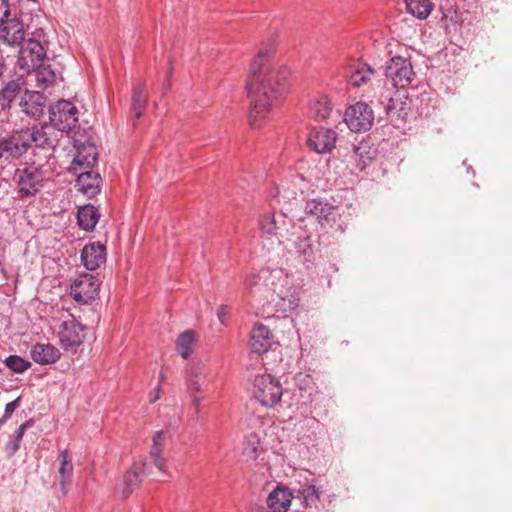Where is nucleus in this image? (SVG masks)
<instances>
[{
	"mask_svg": "<svg viewBox=\"0 0 512 512\" xmlns=\"http://www.w3.org/2000/svg\"><path fill=\"white\" fill-rule=\"evenodd\" d=\"M272 50H260L253 59L246 90L251 99L249 123L253 129L260 128L274 106L288 93L291 71L288 67L271 60Z\"/></svg>",
	"mask_w": 512,
	"mask_h": 512,
	"instance_id": "nucleus-1",
	"label": "nucleus"
},
{
	"mask_svg": "<svg viewBox=\"0 0 512 512\" xmlns=\"http://www.w3.org/2000/svg\"><path fill=\"white\" fill-rule=\"evenodd\" d=\"M288 276L282 269L262 268L245 280V289L259 304L274 303L282 312H291L299 305L298 294L289 287Z\"/></svg>",
	"mask_w": 512,
	"mask_h": 512,
	"instance_id": "nucleus-2",
	"label": "nucleus"
},
{
	"mask_svg": "<svg viewBox=\"0 0 512 512\" xmlns=\"http://www.w3.org/2000/svg\"><path fill=\"white\" fill-rule=\"evenodd\" d=\"M48 42L43 29L35 30L21 45L18 64L22 70L30 73L39 67L47 58Z\"/></svg>",
	"mask_w": 512,
	"mask_h": 512,
	"instance_id": "nucleus-3",
	"label": "nucleus"
},
{
	"mask_svg": "<svg viewBox=\"0 0 512 512\" xmlns=\"http://www.w3.org/2000/svg\"><path fill=\"white\" fill-rule=\"evenodd\" d=\"M210 368L202 360L192 361L186 370L185 386L197 412L201 409L203 394L210 384Z\"/></svg>",
	"mask_w": 512,
	"mask_h": 512,
	"instance_id": "nucleus-4",
	"label": "nucleus"
},
{
	"mask_svg": "<svg viewBox=\"0 0 512 512\" xmlns=\"http://www.w3.org/2000/svg\"><path fill=\"white\" fill-rule=\"evenodd\" d=\"M305 217L300 218L301 222H315L322 229L334 226L338 217V210L329 200L321 197L310 199L305 204Z\"/></svg>",
	"mask_w": 512,
	"mask_h": 512,
	"instance_id": "nucleus-5",
	"label": "nucleus"
},
{
	"mask_svg": "<svg viewBox=\"0 0 512 512\" xmlns=\"http://www.w3.org/2000/svg\"><path fill=\"white\" fill-rule=\"evenodd\" d=\"M22 138H25V151L34 145L36 148L43 150H53L59 143L61 134L57 128L51 124H43L33 126L31 129H21Z\"/></svg>",
	"mask_w": 512,
	"mask_h": 512,
	"instance_id": "nucleus-6",
	"label": "nucleus"
},
{
	"mask_svg": "<svg viewBox=\"0 0 512 512\" xmlns=\"http://www.w3.org/2000/svg\"><path fill=\"white\" fill-rule=\"evenodd\" d=\"M259 224L263 234L276 236L280 243L292 240L291 233L297 226L283 212L267 213L261 217Z\"/></svg>",
	"mask_w": 512,
	"mask_h": 512,
	"instance_id": "nucleus-7",
	"label": "nucleus"
},
{
	"mask_svg": "<svg viewBox=\"0 0 512 512\" xmlns=\"http://www.w3.org/2000/svg\"><path fill=\"white\" fill-rule=\"evenodd\" d=\"M385 75L397 89H404L412 85L416 79V73L413 71L410 60L401 56L392 57L387 62Z\"/></svg>",
	"mask_w": 512,
	"mask_h": 512,
	"instance_id": "nucleus-8",
	"label": "nucleus"
},
{
	"mask_svg": "<svg viewBox=\"0 0 512 512\" xmlns=\"http://www.w3.org/2000/svg\"><path fill=\"white\" fill-rule=\"evenodd\" d=\"M254 397L266 407L275 406L282 396V386L269 374L257 375L253 382Z\"/></svg>",
	"mask_w": 512,
	"mask_h": 512,
	"instance_id": "nucleus-9",
	"label": "nucleus"
},
{
	"mask_svg": "<svg viewBox=\"0 0 512 512\" xmlns=\"http://www.w3.org/2000/svg\"><path fill=\"white\" fill-rule=\"evenodd\" d=\"M78 109L67 100L58 101L49 111L51 125L57 128L62 135L63 132H69L78 122Z\"/></svg>",
	"mask_w": 512,
	"mask_h": 512,
	"instance_id": "nucleus-10",
	"label": "nucleus"
},
{
	"mask_svg": "<svg viewBox=\"0 0 512 512\" xmlns=\"http://www.w3.org/2000/svg\"><path fill=\"white\" fill-rule=\"evenodd\" d=\"M344 121L352 132H366L374 124V112L367 103L357 102L347 108L344 114Z\"/></svg>",
	"mask_w": 512,
	"mask_h": 512,
	"instance_id": "nucleus-11",
	"label": "nucleus"
},
{
	"mask_svg": "<svg viewBox=\"0 0 512 512\" xmlns=\"http://www.w3.org/2000/svg\"><path fill=\"white\" fill-rule=\"evenodd\" d=\"M25 151V138H22V130L16 129L7 134L0 133V160L11 163L21 158Z\"/></svg>",
	"mask_w": 512,
	"mask_h": 512,
	"instance_id": "nucleus-12",
	"label": "nucleus"
},
{
	"mask_svg": "<svg viewBox=\"0 0 512 512\" xmlns=\"http://www.w3.org/2000/svg\"><path fill=\"white\" fill-rule=\"evenodd\" d=\"M44 172L40 166L29 165L19 171L18 186L21 197L36 195L43 187Z\"/></svg>",
	"mask_w": 512,
	"mask_h": 512,
	"instance_id": "nucleus-13",
	"label": "nucleus"
},
{
	"mask_svg": "<svg viewBox=\"0 0 512 512\" xmlns=\"http://www.w3.org/2000/svg\"><path fill=\"white\" fill-rule=\"evenodd\" d=\"M99 286V281L94 275L82 274L72 283L70 294L77 303L88 304L98 295Z\"/></svg>",
	"mask_w": 512,
	"mask_h": 512,
	"instance_id": "nucleus-14",
	"label": "nucleus"
},
{
	"mask_svg": "<svg viewBox=\"0 0 512 512\" xmlns=\"http://www.w3.org/2000/svg\"><path fill=\"white\" fill-rule=\"evenodd\" d=\"M291 239L297 258L304 264H311L315 259L311 235L297 225L296 230L291 233Z\"/></svg>",
	"mask_w": 512,
	"mask_h": 512,
	"instance_id": "nucleus-15",
	"label": "nucleus"
},
{
	"mask_svg": "<svg viewBox=\"0 0 512 512\" xmlns=\"http://www.w3.org/2000/svg\"><path fill=\"white\" fill-rule=\"evenodd\" d=\"M336 133L334 130L325 127L313 128L308 136V146L319 154L330 152L336 144Z\"/></svg>",
	"mask_w": 512,
	"mask_h": 512,
	"instance_id": "nucleus-16",
	"label": "nucleus"
},
{
	"mask_svg": "<svg viewBox=\"0 0 512 512\" xmlns=\"http://www.w3.org/2000/svg\"><path fill=\"white\" fill-rule=\"evenodd\" d=\"M58 336L62 347L68 350L82 344L85 338V328L72 318L62 322Z\"/></svg>",
	"mask_w": 512,
	"mask_h": 512,
	"instance_id": "nucleus-17",
	"label": "nucleus"
},
{
	"mask_svg": "<svg viewBox=\"0 0 512 512\" xmlns=\"http://www.w3.org/2000/svg\"><path fill=\"white\" fill-rule=\"evenodd\" d=\"M46 97L38 91L26 90L20 100L22 112L31 118H39L43 115Z\"/></svg>",
	"mask_w": 512,
	"mask_h": 512,
	"instance_id": "nucleus-18",
	"label": "nucleus"
},
{
	"mask_svg": "<svg viewBox=\"0 0 512 512\" xmlns=\"http://www.w3.org/2000/svg\"><path fill=\"white\" fill-rule=\"evenodd\" d=\"M0 26V39L7 45L20 46L26 40L24 26L18 19L8 17Z\"/></svg>",
	"mask_w": 512,
	"mask_h": 512,
	"instance_id": "nucleus-19",
	"label": "nucleus"
},
{
	"mask_svg": "<svg viewBox=\"0 0 512 512\" xmlns=\"http://www.w3.org/2000/svg\"><path fill=\"white\" fill-rule=\"evenodd\" d=\"M105 260L106 246L100 242L85 245L81 251V262L87 270H96Z\"/></svg>",
	"mask_w": 512,
	"mask_h": 512,
	"instance_id": "nucleus-20",
	"label": "nucleus"
},
{
	"mask_svg": "<svg viewBox=\"0 0 512 512\" xmlns=\"http://www.w3.org/2000/svg\"><path fill=\"white\" fill-rule=\"evenodd\" d=\"M98 153L96 146L90 142L77 147L76 155L71 163V170L89 169L97 162Z\"/></svg>",
	"mask_w": 512,
	"mask_h": 512,
	"instance_id": "nucleus-21",
	"label": "nucleus"
},
{
	"mask_svg": "<svg viewBox=\"0 0 512 512\" xmlns=\"http://www.w3.org/2000/svg\"><path fill=\"white\" fill-rule=\"evenodd\" d=\"M250 342L253 352L261 355L271 348L273 337L268 327L257 324L251 332Z\"/></svg>",
	"mask_w": 512,
	"mask_h": 512,
	"instance_id": "nucleus-22",
	"label": "nucleus"
},
{
	"mask_svg": "<svg viewBox=\"0 0 512 512\" xmlns=\"http://www.w3.org/2000/svg\"><path fill=\"white\" fill-rule=\"evenodd\" d=\"M101 178L98 173L83 171L78 174L76 180L77 189L89 198L100 192Z\"/></svg>",
	"mask_w": 512,
	"mask_h": 512,
	"instance_id": "nucleus-23",
	"label": "nucleus"
},
{
	"mask_svg": "<svg viewBox=\"0 0 512 512\" xmlns=\"http://www.w3.org/2000/svg\"><path fill=\"white\" fill-rule=\"evenodd\" d=\"M58 460L60 463L59 485H60V489H61L62 493L65 495L68 493V488L72 482L73 471H74L72 457H71L69 450H67V449L62 450L58 455Z\"/></svg>",
	"mask_w": 512,
	"mask_h": 512,
	"instance_id": "nucleus-24",
	"label": "nucleus"
},
{
	"mask_svg": "<svg viewBox=\"0 0 512 512\" xmlns=\"http://www.w3.org/2000/svg\"><path fill=\"white\" fill-rule=\"evenodd\" d=\"M386 115L393 119H404L410 111V103L405 95L397 92L384 107Z\"/></svg>",
	"mask_w": 512,
	"mask_h": 512,
	"instance_id": "nucleus-25",
	"label": "nucleus"
},
{
	"mask_svg": "<svg viewBox=\"0 0 512 512\" xmlns=\"http://www.w3.org/2000/svg\"><path fill=\"white\" fill-rule=\"evenodd\" d=\"M294 496L288 488L277 487L267 498V504L274 512H286Z\"/></svg>",
	"mask_w": 512,
	"mask_h": 512,
	"instance_id": "nucleus-26",
	"label": "nucleus"
},
{
	"mask_svg": "<svg viewBox=\"0 0 512 512\" xmlns=\"http://www.w3.org/2000/svg\"><path fill=\"white\" fill-rule=\"evenodd\" d=\"M147 462L135 463L124 476L125 489L123 496L128 497L141 483V475H149Z\"/></svg>",
	"mask_w": 512,
	"mask_h": 512,
	"instance_id": "nucleus-27",
	"label": "nucleus"
},
{
	"mask_svg": "<svg viewBox=\"0 0 512 512\" xmlns=\"http://www.w3.org/2000/svg\"><path fill=\"white\" fill-rule=\"evenodd\" d=\"M30 354L31 358L40 365L53 364L60 358L59 350L50 344L37 343Z\"/></svg>",
	"mask_w": 512,
	"mask_h": 512,
	"instance_id": "nucleus-28",
	"label": "nucleus"
},
{
	"mask_svg": "<svg viewBox=\"0 0 512 512\" xmlns=\"http://www.w3.org/2000/svg\"><path fill=\"white\" fill-rule=\"evenodd\" d=\"M375 75L374 69L366 63H357L349 70V83L354 87L366 86Z\"/></svg>",
	"mask_w": 512,
	"mask_h": 512,
	"instance_id": "nucleus-29",
	"label": "nucleus"
},
{
	"mask_svg": "<svg viewBox=\"0 0 512 512\" xmlns=\"http://www.w3.org/2000/svg\"><path fill=\"white\" fill-rule=\"evenodd\" d=\"M100 213L94 205H85L77 213L78 225L85 231H92L99 221Z\"/></svg>",
	"mask_w": 512,
	"mask_h": 512,
	"instance_id": "nucleus-30",
	"label": "nucleus"
},
{
	"mask_svg": "<svg viewBox=\"0 0 512 512\" xmlns=\"http://www.w3.org/2000/svg\"><path fill=\"white\" fill-rule=\"evenodd\" d=\"M331 112V101L326 95L317 96L310 103L309 114L317 121L326 120Z\"/></svg>",
	"mask_w": 512,
	"mask_h": 512,
	"instance_id": "nucleus-31",
	"label": "nucleus"
},
{
	"mask_svg": "<svg viewBox=\"0 0 512 512\" xmlns=\"http://www.w3.org/2000/svg\"><path fill=\"white\" fill-rule=\"evenodd\" d=\"M153 443L150 450V458L154 466L160 471L165 472V461L162 458V450L165 443V433L157 431L153 436Z\"/></svg>",
	"mask_w": 512,
	"mask_h": 512,
	"instance_id": "nucleus-32",
	"label": "nucleus"
},
{
	"mask_svg": "<svg viewBox=\"0 0 512 512\" xmlns=\"http://www.w3.org/2000/svg\"><path fill=\"white\" fill-rule=\"evenodd\" d=\"M28 74L34 77L35 86L42 89L49 87L55 80L54 70L44 62L36 69H31Z\"/></svg>",
	"mask_w": 512,
	"mask_h": 512,
	"instance_id": "nucleus-33",
	"label": "nucleus"
},
{
	"mask_svg": "<svg viewBox=\"0 0 512 512\" xmlns=\"http://www.w3.org/2000/svg\"><path fill=\"white\" fill-rule=\"evenodd\" d=\"M21 90V84L18 80L9 81L0 90V114L11 107L12 102L19 94Z\"/></svg>",
	"mask_w": 512,
	"mask_h": 512,
	"instance_id": "nucleus-34",
	"label": "nucleus"
},
{
	"mask_svg": "<svg viewBox=\"0 0 512 512\" xmlns=\"http://www.w3.org/2000/svg\"><path fill=\"white\" fill-rule=\"evenodd\" d=\"M148 94L145 85L142 82L137 83L133 88L132 94V112L136 119H139L146 108Z\"/></svg>",
	"mask_w": 512,
	"mask_h": 512,
	"instance_id": "nucleus-35",
	"label": "nucleus"
},
{
	"mask_svg": "<svg viewBox=\"0 0 512 512\" xmlns=\"http://www.w3.org/2000/svg\"><path fill=\"white\" fill-rule=\"evenodd\" d=\"M294 499L299 500L306 508H317V504L320 500V494L315 486L307 485L297 490Z\"/></svg>",
	"mask_w": 512,
	"mask_h": 512,
	"instance_id": "nucleus-36",
	"label": "nucleus"
},
{
	"mask_svg": "<svg viewBox=\"0 0 512 512\" xmlns=\"http://www.w3.org/2000/svg\"><path fill=\"white\" fill-rule=\"evenodd\" d=\"M405 4L407 12L420 20L426 19L433 9L430 0H405Z\"/></svg>",
	"mask_w": 512,
	"mask_h": 512,
	"instance_id": "nucleus-37",
	"label": "nucleus"
},
{
	"mask_svg": "<svg viewBox=\"0 0 512 512\" xmlns=\"http://www.w3.org/2000/svg\"><path fill=\"white\" fill-rule=\"evenodd\" d=\"M375 151H371L368 143H360L353 146L352 160L355 162L356 168L363 170L367 164L374 158Z\"/></svg>",
	"mask_w": 512,
	"mask_h": 512,
	"instance_id": "nucleus-38",
	"label": "nucleus"
},
{
	"mask_svg": "<svg viewBox=\"0 0 512 512\" xmlns=\"http://www.w3.org/2000/svg\"><path fill=\"white\" fill-rule=\"evenodd\" d=\"M194 340L195 333L193 330H186L178 336L176 344L180 355L184 359H187L190 356Z\"/></svg>",
	"mask_w": 512,
	"mask_h": 512,
	"instance_id": "nucleus-39",
	"label": "nucleus"
},
{
	"mask_svg": "<svg viewBox=\"0 0 512 512\" xmlns=\"http://www.w3.org/2000/svg\"><path fill=\"white\" fill-rule=\"evenodd\" d=\"M261 452L259 437L255 433H251L243 444V454L251 460H256Z\"/></svg>",
	"mask_w": 512,
	"mask_h": 512,
	"instance_id": "nucleus-40",
	"label": "nucleus"
},
{
	"mask_svg": "<svg viewBox=\"0 0 512 512\" xmlns=\"http://www.w3.org/2000/svg\"><path fill=\"white\" fill-rule=\"evenodd\" d=\"M5 366L14 373H23L31 367V363L18 355H10L4 360Z\"/></svg>",
	"mask_w": 512,
	"mask_h": 512,
	"instance_id": "nucleus-41",
	"label": "nucleus"
},
{
	"mask_svg": "<svg viewBox=\"0 0 512 512\" xmlns=\"http://www.w3.org/2000/svg\"><path fill=\"white\" fill-rule=\"evenodd\" d=\"M21 398L17 397L15 400L5 405L3 416L0 418V424H5L7 420L12 416L14 411L20 406Z\"/></svg>",
	"mask_w": 512,
	"mask_h": 512,
	"instance_id": "nucleus-42",
	"label": "nucleus"
},
{
	"mask_svg": "<svg viewBox=\"0 0 512 512\" xmlns=\"http://www.w3.org/2000/svg\"><path fill=\"white\" fill-rule=\"evenodd\" d=\"M19 448L20 441L13 437L5 445V451L9 457L14 456L15 453L19 450Z\"/></svg>",
	"mask_w": 512,
	"mask_h": 512,
	"instance_id": "nucleus-43",
	"label": "nucleus"
},
{
	"mask_svg": "<svg viewBox=\"0 0 512 512\" xmlns=\"http://www.w3.org/2000/svg\"><path fill=\"white\" fill-rule=\"evenodd\" d=\"M33 423H34L33 419H29L26 422L22 423L15 431L13 438H15L21 442V440L24 436L25 430L28 427H31L33 425Z\"/></svg>",
	"mask_w": 512,
	"mask_h": 512,
	"instance_id": "nucleus-44",
	"label": "nucleus"
},
{
	"mask_svg": "<svg viewBox=\"0 0 512 512\" xmlns=\"http://www.w3.org/2000/svg\"><path fill=\"white\" fill-rule=\"evenodd\" d=\"M10 15V8L7 0H0V24H4V21Z\"/></svg>",
	"mask_w": 512,
	"mask_h": 512,
	"instance_id": "nucleus-45",
	"label": "nucleus"
},
{
	"mask_svg": "<svg viewBox=\"0 0 512 512\" xmlns=\"http://www.w3.org/2000/svg\"><path fill=\"white\" fill-rule=\"evenodd\" d=\"M228 315H229V308H228V306L221 305L217 309V317H218L219 321L221 322V324H223V325L226 324Z\"/></svg>",
	"mask_w": 512,
	"mask_h": 512,
	"instance_id": "nucleus-46",
	"label": "nucleus"
},
{
	"mask_svg": "<svg viewBox=\"0 0 512 512\" xmlns=\"http://www.w3.org/2000/svg\"><path fill=\"white\" fill-rule=\"evenodd\" d=\"M159 389H160V384H158L157 387L155 388V390L153 392H151L150 399H149L151 403H154L159 399V397H160Z\"/></svg>",
	"mask_w": 512,
	"mask_h": 512,
	"instance_id": "nucleus-47",
	"label": "nucleus"
},
{
	"mask_svg": "<svg viewBox=\"0 0 512 512\" xmlns=\"http://www.w3.org/2000/svg\"><path fill=\"white\" fill-rule=\"evenodd\" d=\"M5 69H6V66H5L4 60L2 59V57H0V78L4 74Z\"/></svg>",
	"mask_w": 512,
	"mask_h": 512,
	"instance_id": "nucleus-48",
	"label": "nucleus"
}]
</instances>
